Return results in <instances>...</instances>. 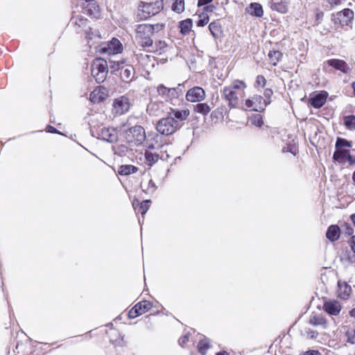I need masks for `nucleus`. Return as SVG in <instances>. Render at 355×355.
I'll return each instance as SVG.
<instances>
[{
    "label": "nucleus",
    "mask_w": 355,
    "mask_h": 355,
    "mask_svg": "<svg viewBox=\"0 0 355 355\" xmlns=\"http://www.w3.org/2000/svg\"><path fill=\"white\" fill-rule=\"evenodd\" d=\"M352 293L351 286L346 282H338V297L342 300H347Z\"/></svg>",
    "instance_id": "obj_22"
},
{
    "label": "nucleus",
    "mask_w": 355,
    "mask_h": 355,
    "mask_svg": "<svg viewBox=\"0 0 355 355\" xmlns=\"http://www.w3.org/2000/svg\"><path fill=\"white\" fill-rule=\"evenodd\" d=\"M171 9L173 12L180 14L185 9L184 0H171Z\"/></svg>",
    "instance_id": "obj_35"
},
{
    "label": "nucleus",
    "mask_w": 355,
    "mask_h": 355,
    "mask_svg": "<svg viewBox=\"0 0 355 355\" xmlns=\"http://www.w3.org/2000/svg\"><path fill=\"white\" fill-rule=\"evenodd\" d=\"M98 138L109 143H114L118 139V132L113 128H103L99 133Z\"/></svg>",
    "instance_id": "obj_18"
},
{
    "label": "nucleus",
    "mask_w": 355,
    "mask_h": 355,
    "mask_svg": "<svg viewBox=\"0 0 355 355\" xmlns=\"http://www.w3.org/2000/svg\"><path fill=\"white\" fill-rule=\"evenodd\" d=\"M156 189H157V186H156L155 183L152 180H150V181L148 182V192L150 193H153L156 191Z\"/></svg>",
    "instance_id": "obj_50"
},
{
    "label": "nucleus",
    "mask_w": 355,
    "mask_h": 355,
    "mask_svg": "<svg viewBox=\"0 0 355 355\" xmlns=\"http://www.w3.org/2000/svg\"><path fill=\"white\" fill-rule=\"evenodd\" d=\"M349 315L352 317L355 318V307L349 311Z\"/></svg>",
    "instance_id": "obj_59"
},
{
    "label": "nucleus",
    "mask_w": 355,
    "mask_h": 355,
    "mask_svg": "<svg viewBox=\"0 0 355 355\" xmlns=\"http://www.w3.org/2000/svg\"><path fill=\"white\" fill-rule=\"evenodd\" d=\"M161 151L160 153H157L156 152L153 153L150 150H146L144 153L145 160L147 165L149 166H152L154 165L159 159H162L163 161H168L170 155L167 153V150L165 149L166 146H161Z\"/></svg>",
    "instance_id": "obj_8"
},
{
    "label": "nucleus",
    "mask_w": 355,
    "mask_h": 355,
    "mask_svg": "<svg viewBox=\"0 0 355 355\" xmlns=\"http://www.w3.org/2000/svg\"><path fill=\"white\" fill-rule=\"evenodd\" d=\"M137 307L139 308L141 313L148 311L151 307L152 304L149 301L143 300L136 304Z\"/></svg>",
    "instance_id": "obj_43"
},
{
    "label": "nucleus",
    "mask_w": 355,
    "mask_h": 355,
    "mask_svg": "<svg viewBox=\"0 0 355 355\" xmlns=\"http://www.w3.org/2000/svg\"><path fill=\"white\" fill-rule=\"evenodd\" d=\"M340 228L338 225H331L326 232V237L331 242H334L340 238Z\"/></svg>",
    "instance_id": "obj_24"
},
{
    "label": "nucleus",
    "mask_w": 355,
    "mask_h": 355,
    "mask_svg": "<svg viewBox=\"0 0 355 355\" xmlns=\"http://www.w3.org/2000/svg\"><path fill=\"white\" fill-rule=\"evenodd\" d=\"M209 30L214 38H218L223 35V28L219 20H215L209 24Z\"/></svg>",
    "instance_id": "obj_30"
},
{
    "label": "nucleus",
    "mask_w": 355,
    "mask_h": 355,
    "mask_svg": "<svg viewBox=\"0 0 355 355\" xmlns=\"http://www.w3.org/2000/svg\"><path fill=\"white\" fill-rule=\"evenodd\" d=\"M266 93L265 94V95L269 98L271 94H272V90L269 89V90H266Z\"/></svg>",
    "instance_id": "obj_64"
},
{
    "label": "nucleus",
    "mask_w": 355,
    "mask_h": 355,
    "mask_svg": "<svg viewBox=\"0 0 355 355\" xmlns=\"http://www.w3.org/2000/svg\"><path fill=\"white\" fill-rule=\"evenodd\" d=\"M76 31L78 33L84 32L85 34H89L91 28L88 26V19L81 15L73 16L71 19Z\"/></svg>",
    "instance_id": "obj_14"
},
{
    "label": "nucleus",
    "mask_w": 355,
    "mask_h": 355,
    "mask_svg": "<svg viewBox=\"0 0 355 355\" xmlns=\"http://www.w3.org/2000/svg\"><path fill=\"white\" fill-rule=\"evenodd\" d=\"M250 8L252 10L250 15L261 17L263 15V10L262 6L259 3H251Z\"/></svg>",
    "instance_id": "obj_37"
},
{
    "label": "nucleus",
    "mask_w": 355,
    "mask_h": 355,
    "mask_svg": "<svg viewBox=\"0 0 355 355\" xmlns=\"http://www.w3.org/2000/svg\"><path fill=\"white\" fill-rule=\"evenodd\" d=\"M125 64L126 63L123 60L120 61H110V67L111 69L112 72H115L118 71H121V68H123Z\"/></svg>",
    "instance_id": "obj_41"
},
{
    "label": "nucleus",
    "mask_w": 355,
    "mask_h": 355,
    "mask_svg": "<svg viewBox=\"0 0 355 355\" xmlns=\"http://www.w3.org/2000/svg\"><path fill=\"white\" fill-rule=\"evenodd\" d=\"M348 243H349L352 250L355 253V236H351V238L348 241Z\"/></svg>",
    "instance_id": "obj_54"
},
{
    "label": "nucleus",
    "mask_w": 355,
    "mask_h": 355,
    "mask_svg": "<svg viewBox=\"0 0 355 355\" xmlns=\"http://www.w3.org/2000/svg\"><path fill=\"white\" fill-rule=\"evenodd\" d=\"M205 90H187L186 98L191 102H200L205 98Z\"/></svg>",
    "instance_id": "obj_23"
},
{
    "label": "nucleus",
    "mask_w": 355,
    "mask_h": 355,
    "mask_svg": "<svg viewBox=\"0 0 355 355\" xmlns=\"http://www.w3.org/2000/svg\"><path fill=\"white\" fill-rule=\"evenodd\" d=\"M169 49V46L164 40H158L154 42L153 40H152V45L149 49H146V50L153 53L155 55H161L166 53Z\"/></svg>",
    "instance_id": "obj_17"
},
{
    "label": "nucleus",
    "mask_w": 355,
    "mask_h": 355,
    "mask_svg": "<svg viewBox=\"0 0 355 355\" xmlns=\"http://www.w3.org/2000/svg\"><path fill=\"white\" fill-rule=\"evenodd\" d=\"M180 32L182 35H188L193 27V21L191 19L188 18L179 22Z\"/></svg>",
    "instance_id": "obj_31"
},
{
    "label": "nucleus",
    "mask_w": 355,
    "mask_h": 355,
    "mask_svg": "<svg viewBox=\"0 0 355 355\" xmlns=\"http://www.w3.org/2000/svg\"><path fill=\"white\" fill-rule=\"evenodd\" d=\"M164 1L146 2L141 1L137 6V17L140 20H147L164 9Z\"/></svg>",
    "instance_id": "obj_2"
},
{
    "label": "nucleus",
    "mask_w": 355,
    "mask_h": 355,
    "mask_svg": "<svg viewBox=\"0 0 355 355\" xmlns=\"http://www.w3.org/2000/svg\"><path fill=\"white\" fill-rule=\"evenodd\" d=\"M119 76L122 82L129 83L135 78V69L131 64H125L119 72Z\"/></svg>",
    "instance_id": "obj_20"
},
{
    "label": "nucleus",
    "mask_w": 355,
    "mask_h": 355,
    "mask_svg": "<svg viewBox=\"0 0 355 355\" xmlns=\"http://www.w3.org/2000/svg\"><path fill=\"white\" fill-rule=\"evenodd\" d=\"M189 334H186V335L182 336L181 338H180V339L178 340L180 345H181L182 347L184 344H186L189 341Z\"/></svg>",
    "instance_id": "obj_53"
},
{
    "label": "nucleus",
    "mask_w": 355,
    "mask_h": 355,
    "mask_svg": "<svg viewBox=\"0 0 355 355\" xmlns=\"http://www.w3.org/2000/svg\"><path fill=\"white\" fill-rule=\"evenodd\" d=\"M346 156V160L348 162L349 165L355 164V156L352 155L349 150H345Z\"/></svg>",
    "instance_id": "obj_47"
},
{
    "label": "nucleus",
    "mask_w": 355,
    "mask_h": 355,
    "mask_svg": "<svg viewBox=\"0 0 355 355\" xmlns=\"http://www.w3.org/2000/svg\"><path fill=\"white\" fill-rule=\"evenodd\" d=\"M210 110L209 106L205 103H199L194 106V111L203 115L207 114Z\"/></svg>",
    "instance_id": "obj_38"
},
{
    "label": "nucleus",
    "mask_w": 355,
    "mask_h": 355,
    "mask_svg": "<svg viewBox=\"0 0 355 355\" xmlns=\"http://www.w3.org/2000/svg\"><path fill=\"white\" fill-rule=\"evenodd\" d=\"M349 218L352 222L353 225L355 226V213L350 215Z\"/></svg>",
    "instance_id": "obj_61"
},
{
    "label": "nucleus",
    "mask_w": 355,
    "mask_h": 355,
    "mask_svg": "<svg viewBox=\"0 0 355 355\" xmlns=\"http://www.w3.org/2000/svg\"><path fill=\"white\" fill-rule=\"evenodd\" d=\"M324 63L344 74H348L352 71V68L349 67V64L344 60L332 58L327 60Z\"/></svg>",
    "instance_id": "obj_15"
},
{
    "label": "nucleus",
    "mask_w": 355,
    "mask_h": 355,
    "mask_svg": "<svg viewBox=\"0 0 355 355\" xmlns=\"http://www.w3.org/2000/svg\"><path fill=\"white\" fill-rule=\"evenodd\" d=\"M151 202H152L150 200H144L141 202L137 201V204L136 205V202L134 200L132 202V206L135 211L140 213L142 216H144L148 211Z\"/></svg>",
    "instance_id": "obj_29"
},
{
    "label": "nucleus",
    "mask_w": 355,
    "mask_h": 355,
    "mask_svg": "<svg viewBox=\"0 0 355 355\" xmlns=\"http://www.w3.org/2000/svg\"><path fill=\"white\" fill-rule=\"evenodd\" d=\"M330 4L338 5L340 3V0H327Z\"/></svg>",
    "instance_id": "obj_58"
},
{
    "label": "nucleus",
    "mask_w": 355,
    "mask_h": 355,
    "mask_svg": "<svg viewBox=\"0 0 355 355\" xmlns=\"http://www.w3.org/2000/svg\"><path fill=\"white\" fill-rule=\"evenodd\" d=\"M283 153H291L293 155H296V150L295 148L292 145H287V146L284 147L282 149Z\"/></svg>",
    "instance_id": "obj_49"
},
{
    "label": "nucleus",
    "mask_w": 355,
    "mask_h": 355,
    "mask_svg": "<svg viewBox=\"0 0 355 355\" xmlns=\"http://www.w3.org/2000/svg\"><path fill=\"white\" fill-rule=\"evenodd\" d=\"M301 355H322L321 353L316 349H309L304 352Z\"/></svg>",
    "instance_id": "obj_52"
},
{
    "label": "nucleus",
    "mask_w": 355,
    "mask_h": 355,
    "mask_svg": "<svg viewBox=\"0 0 355 355\" xmlns=\"http://www.w3.org/2000/svg\"><path fill=\"white\" fill-rule=\"evenodd\" d=\"M210 347V340L206 337L201 339L198 343V350L202 355H205Z\"/></svg>",
    "instance_id": "obj_33"
},
{
    "label": "nucleus",
    "mask_w": 355,
    "mask_h": 355,
    "mask_svg": "<svg viewBox=\"0 0 355 355\" xmlns=\"http://www.w3.org/2000/svg\"><path fill=\"white\" fill-rule=\"evenodd\" d=\"M165 28L166 24L164 23L138 24L135 28V39L139 46L146 50L152 45L154 33L163 31Z\"/></svg>",
    "instance_id": "obj_1"
},
{
    "label": "nucleus",
    "mask_w": 355,
    "mask_h": 355,
    "mask_svg": "<svg viewBox=\"0 0 355 355\" xmlns=\"http://www.w3.org/2000/svg\"><path fill=\"white\" fill-rule=\"evenodd\" d=\"M105 90H92L89 95V101L92 103H101L103 102L107 96V93L105 92Z\"/></svg>",
    "instance_id": "obj_27"
},
{
    "label": "nucleus",
    "mask_w": 355,
    "mask_h": 355,
    "mask_svg": "<svg viewBox=\"0 0 355 355\" xmlns=\"http://www.w3.org/2000/svg\"><path fill=\"white\" fill-rule=\"evenodd\" d=\"M46 131L47 132L52 133V134H61V132L58 130H57L55 127H53L51 125H48L46 127Z\"/></svg>",
    "instance_id": "obj_51"
},
{
    "label": "nucleus",
    "mask_w": 355,
    "mask_h": 355,
    "mask_svg": "<svg viewBox=\"0 0 355 355\" xmlns=\"http://www.w3.org/2000/svg\"><path fill=\"white\" fill-rule=\"evenodd\" d=\"M216 7L214 5H207L203 9L204 12H211L215 10Z\"/></svg>",
    "instance_id": "obj_57"
},
{
    "label": "nucleus",
    "mask_w": 355,
    "mask_h": 355,
    "mask_svg": "<svg viewBox=\"0 0 355 355\" xmlns=\"http://www.w3.org/2000/svg\"><path fill=\"white\" fill-rule=\"evenodd\" d=\"M190 112L189 110H179V109H171V111L168 112L169 117H172L174 122L177 124L178 128L180 129L184 121L188 118Z\"/></svg>",
    "instance_id": "obj_13"
},
{
    "label": "nucleus",
    "mask_w": 355,
    "mask_h": 355,
    "mask_svg": "<svg viewBox=\"0 0 355 355\" xmlns=\"http://www.w3.org/2000/svg\"><path fill=\"white\" fill-rule=\"evenodd\" d=\"M138 170V167L134 165L125 164L119 166L118 173L121 175H129L135 173Z\"/></svg>",
    "instance_id": "obj_32"
},
{
    "label": "nucleus",
    "mask_w": 355,
    "mask_h": 355,
    "mask_svg": "<svg viewBox=\"0 0 355 355\" xmlns=\"http://www.w3.org/2000/svg\"><path fill=\"white\" fill-rule=\"evenodd\" d=\"M119 148L120 149L121 151L122 152H126L128 150V147L124 146V145H121L119 147Z\"/></svg>",
    "instance_id": "obj_60"
},
{
    "label": "nucleus",
    "mask_w": 355,
    "mask_h": 355,
    "mask_svg": "<svg viewBox=\"0 0 355 355\" xmlns=\"http://www.w3.org/2000/svg\"><path fill=\"white\" fill-rule=\"evenodd\" d=\"M266 80L263 76L259 75L257 76L256 85H255L256 87H263L266 85Z\"/></svg>",
    "instance_id": "obj_45"
},
{
    "label": "nucleus",
    "mask_w": 355,
    "mask_h": 355,
    "mask_svg": "<svg viewBox=\"0 0 355 355\" xmlns=\"http://www.w3.org/2000/svg\"><path fill=\"white\" fill-rule=\"evenodd\" d=\"M212 1H213V0H198V6L200 7L202 6H205L209 3H211Z\"/></svg>",
    "instance_id": "obj_56"
},
{
    "label": "nucleus",
    "mask_w": 355,
    "mask_h": 355,
    "mask_svg": "<svg viewBox=\"0 0 355 355\" xmlns=\"http://www.w3.org/2000/svg\"><path fill=\"white\" fill-rule=\"evenodd\" d=\"M163 103L151 101L148 104L146 110L150 115L158 116L163 112Z\"/></svg>",
    "instance_id": "obj_28"
},
{
    "label": "nucleus",
    "mask_w": 355,
    "mask_h": 355,
    "mask_svg": "<svg viewBox=\"0 0 355 355\" xmlns=\"http://www.w3.org/2000/svg\"><path fill=\"white\" fill-rule=\"evenodd\" d=\"M355 340V338H353V336L352 337L348 336L347 342L350 343L352 344H354V343H355V340Z\"/></svg>",
    "instance_id": "obj_62"
},
{
    "label": "nucleus",
    "mask_w": 355,
    "mask_h": 355,
    "mask_svg": "<svg viewBox=\"0 0 355 355\" xmlns=\"http://www.w3.org/2000/svg\"><path fill=\"white\" fill-rule=\"evenodd\" d=\"M309 323L314 327L320 326L322 329L327 327V320L321 315L312 314L310 316Z\"/></svg>",
    "instance_id": "obj_25"
},
{
    "label": "nucleus",
    "mask_w": 355,
    "mask_h": 355,
    "mask_svg": "<svg viewBox=\"0 0 355 355\" xmlns=\"http://www.w3.org/2000/svg\"><path fill=\"white\" fill-rule=\"evenodd\" d=\"M352 146V143L350 141L342 137H338L336 141V148L337 149H344V148H350Z\"/></svg>",
    "instance_id": "obj_39"
},
{
    "label": "nucleus",
    "mask_w": 355,
    "mask_h": 355,
    "mask_svg": "<svg viewBox=\"0 0 355 355\" xmlns=\"http://www.w3.org/2000/svg\"><path fill=\"white\" fill-rule=\"evenodd\" d=\"M123 51V46L121 42L116 37H113L110 42H107L106 46L101 49V53L107 54H117L121 53Z\"/></svg>",
    "instance_id": "obj_16"
},
{
    "label": "nucleus",
    "mask_w": 355,
    "mask_h": 355,
    "mask_svg": "<svg viewBox=\"0 0 355 355\" xmlns=\"http://www.w3.org/2000/svg\"><path fill=\"white\" fill-rule=\"evenodd\" d=\"M216 355H230L227 352L225 351H220L219 352H217Z\"/></svg>",
    "instance_id": "obj_63"
},
{
    "label": "nucleus",
    "mask_w": 355,
    "mask_h": 355,
    "mask_svg": "<svg viewBox=\"0 0 355 355\" xmlns=\"http://www.w3.org/2000/svg\"><path fill=\"white\" fill-rule=\"evenodd\" d=\"M268 58L272 65L276 66L277 63L282 60L283 54L279 51H270L268 53Z\"/></svg>",
    "instance_id": "obj_34"
},
{
    "label": "nucleus",
    "mask_w": 355,
    "mask_h": 355,
    "mask_svg": "<svg viewBox=\"0 0 355 355\" xmlns=\"http://www.w3.org/2000/svg\"><path fill=\"white\" fill-rule=\"evenodd\" d=\"M107 61L102 58H95L92 63V75L98 83H103L108 74Z\"/></svg>",
    "instance_id": "obj_3"
},
{
    "label": "nucleus",
    "mask_w": 355,
    "mask_h": 355,
    "mask_svg": "<svg viewBox=\"0 0 355 355\" xmlns=\"http://www.w3.org/2000/svg\"><path fill=\"white\" fill-rule=\"evenodd\" d=\"M323 310L330 315H338L340 312L341 306L337 300H329L324 303Z\"/></svg>",
    "instance_id": "obj_21"
},
{
    "label": "nucleus",
    "mask_w": 355,
    "mask_h": 355,
    "mask_svg": "<svg viewBox=\"0 0 355 355\" xmlns=\"http://www.w3.org/2000/svg\"><path fill=\"white\" fill-rule=\"evenodd\" d=\"M223 96L230 108L236 107L242 101V90H223Z\"/></svg>",
    "instance_id": "obj_11"
},
{
    "label": "nucleus",
    "mask_w": 355,
    "mask_h": 355,
    "mask_svg": "<svg viewBox=\"0 0 355 355\" xmlns=\"http://www.w3.org/2000/svg\"><path fill=\"white\" fill-rule=\"evenodd\" d=\"M306 332H307L309 338H316L318 335L317 331L311 330V329H309Z\"/></svg>",
    "instance_id": "obj_55"
},
{
    "label": "nucleus",
    "mask_w": 355,
    "mask_h": 355,
    "mask_svg": "<svg viewBox=\"0 0 355 355\" xmlns=\"http://www.w3.org/2000/svg\"><path fill=\"white\" fill-rule=\"evenodd\" d=\"M140 310L138 307H137V305L135 304L128 312V318L130 319L135 318L138 317L139 315H141Z\"/></svg>",
    "instance_id": "obj_44"
},
{
    "label": "nucleus",
    "mask_w": 355,
    "mask_h": 355,
    "mask_svg": "<svg viewBox=\"0 0 355 355\" xmlns=\"http://www.w3.org/2000/svg\"><path fill=\"white\" fill-rule=\"evenodd\" d=\"M146 132L141 125H135L125 131V139L129 144L141 145L146 139Z\"/></svg>",
    "instance_id": "obj_4"
},
{
    "label": "nucleus",
    "mask_w": 355,
    "mask_h": 355,
    "mask_svg": "<svg viewBox=\"0 0 355 355\" xmlns=\"http://www.w3.org/2000/svg\"><path fill=\"white\" fill-rule=\"evenodd\" d=\"M81 7L83 10L84 13L88 16L99 19L101 18V8L95 0H81Z\"/></svg>",
    "instance_id": "obj_10"
},
{
    "label": "nucleus",
    "mask_w": 355,
    "mask_h": 355,
    "mask_svg": "<svg viewBox=\"0 0 355 355\" xmlns=\"http://www.w3.org/2000/svg\"><path fill=\"white\" fill-rule=\"evenodd\" d=\"M270 101L264 99L260 95H255L245 101V106L250 110L261 112L263 111Z\"/></svg>",
    "instance_id": "obj_9"
},
{
    "label": "nucleus",
    "mask_w": 355,
    "mask_h": 355,
    "mask_svg": "<svg viewBox=\"0 0 355 355\" xmlns=\"http://www.w3.org/2000/svg\"><path fill=\"white\" fill-rule=\"evenodd\" d=\"M250 123L257 127H261L263 124L262 116L260 114H253L250 117Z\"/></svg>",
    "instance_id": "obj_42"
},
{
    "label": "nucleus",
    "mask_w": 355,
    "mask_h": 355,
    "mask_svg": "<svg viewBox=\"0 0 355 355\" xmlns=\"http://www.w3.org/2000/svg\"><path fill=\"white\" fill-rule=\"evenodd\" d=\"M113 106L116 114H123L128 111L130 102L127 97L123 96L114 100Z\"/></svg>",
    "instance_id": "obj_19"
},
{
    "label": "nucleus",
    "mask_w": 355,
    "mask_h": 355,
    "mask_svg": "<svg viewBox=\"0 0 355 355\" xmlns=\"http://www.w3.org/2000/svg\"><path fill=\"white\" fill-rule=\"evenodd\" d=\"M343 124L345 128L351 131L355 130V115L343 116Z\"/></svg>",
    "instance_id": "obj_36"
},
{
    "label": "nucleus",
    "mask_w": 355,
    "mask_h": 355,
    "mask_svg": "<svg viewBox=\"0 0 355 355\" xmlns=\"http://www.w3.org/2000/svg\"><path fill=\"white\" fill-rule=\"evenodd\" d=\"M156 129L159 133L166 136L171 135L179 130L172 117H169L168 114L157 122Z\"/></svg>",
    "instance_id": "obj_5"
},
{
    "label": "nucleus",
    "mask_w": 355,
    "mask_h": 355,
    "mask_svg": "<svg viewBox=\"0 0 355 355\" xmlns=\"http://www.w3.org/2000/svg\"><path fill=\"white\" fill-rule=\"evenodd\" d=\"M288 0H272L271 9L281 13H286L288 11Z\"/></svg>",
    "instance_id": "obj_26"
},
{
    "label": "nucleus",
    "mask_w": 355,
    "mask_h": 355,
    "mask_svg": "<svg viewBox=\"0 0 355 355\" xmlns=\"http://www.w3.org/2000/svg\"><path fill=\"white\" fill-rule=\"evenodd\" d=\"M354 11L349 8H345L338 12L334 19V23L338 24L341 26H349L352 24L354 19Z\"/></svg>",
    "instance_id": "obj_12"
},
{
    "label": "nucleus",
    "mask_w": 355,
    "mask_h": 355,
    "mask_svg": "<svg viewBox=\"0 0 355 355\" xmlns=\"http://www.w3.org/2000/svg\"><path fill=\"white\" fill-rule=\"evenodd\" d=\"M134 57L137 62L139 68L148 73L155 66L154 57L147 54L146 53L141 52L140 50L138 52H135Z\"/></svg>",
    "instance_id": "obj_7"
},
{
    "label": "nucleus",
    "mask_w": 355,
    "mask_h": 355,
    "mask_svg": "<svg viewBox=\"0 0 355 355\" xmlns=\"http://www.w3.org/2000/svg\"><path fill=\"white\" fill-rule=\"evenodd\" d=\"M328 96L329 94L326 90H315L309 94L307 105L315 109H320L325 104Z\"/></svg>",
    "instance_id": "obj_6"
},
{
    "label": "nucleus",
    "mask_w": 355,
    "mask_h": 355,
    "mask_svg": "<svg viewBox=\"0 0 355 355\" xmlns=\"http://www.w3.org/2000/svg\"><path fill=\"white\" fill-rule=\"evenodd\" d=\"M345 149L340 150L339 151L336 150L333 154V159L339 163H344L346 161V155L345 153Z\"/></svg>",
    "instance_id": "obj_40"
},
{
    "label": "nucleus",
    "mask_w": 355,
    "mask_h": 355,
    "mask_svg": "<svg viewBox=\"0 0 355 355\" xmlns=\"http://www.w3.org/2000/svg\"><path fill=\"white\" fill-rule=\"evenodd\" d=\"M343 227L344 230L345 234L347 236H353L352 234L354 233V229L352 228L350 224L345 223Z\"/></svg>",
    "instance_id": "obj_46"
},
{
    "label": "nucleus",
    "mask_w": 355,
    "mask_h": 355,
    "mask_svg": "<svg viewBox=\"0 0 355 355\" xmlns=\"http://www.w3.org/2000/svg\"><path fill=\"white\" fill-rule=\"evenodd\" d=\"M209 21V17L207 15H205L202 19H200L197 21V26L199 27H202L207 25Z\"/></svg>",
    "instance_id": "obj_48"
}]
</instances>
